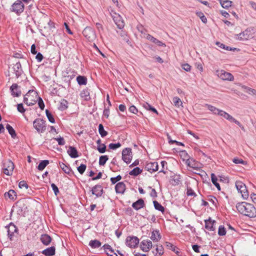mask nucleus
I'll return each instance as SVG.
<instances>
[{"label":"nucleus","instance_id":"obj_1","mask_svg":"<svg viewBox=\"0 0 256 256\" xmlns=\"http://www.w3.org/2000/svg\"><path fill=\"white\" fill-rule=\"evenodd\" d=\"M236 208L241 214L250 218L256 217V208L252 204L246 202L238 203Z\"/></svg>","mask_w":256,"mask_h":256},{"label":"nucleus","instance_id":"obj_2","mask_svg":"<svg viewBox=\"0 0 256 256\" xmlns=\"http://www.w3.org/2000/svg\"><path fill=\"white\" fill-rule=\"evenodd\" d=\"M38 93L34 90H30L24 96V102L28 106H30L34 104L38 100Z\"/></svg>","mask_w":256,"mask_h":256},{"label":"nucleus","instance_id":"obj_3","mask_svg":"<svg viewBox=\"0 0 256 256\" xmlns=\"http://www.w3.org/2000/svg\"><path fill=\"white\" fill-rule=\"evenodd\" d=\"M255 32V28L254 27L247 28L245 30L239 34L236 35V38L240 40H248L253 38Z\"/></svg>","mask_w":256,"mask_h":256},{"label":"nucleus","instance_id":"obj_4","mask_svg":"<svg viewBox=\"0 0 256 256\" xmlns=\"http://www.w3.org/2000/svg\"><path fill=\"white\" fill-rule=\"evenodd\" d=\"M24 6L20 0H16L11 6L10 10L20 16L24 10Z\"/></svg>","mask_w":256,"mask_h":256},{"label":"nucleus","instance_id":"obj_5","mask_svg":"<svg viewBox=\"0 0 256 256\" xmlns=\"http://www.w3.org/2000/svg\"><path fill=\"white\" fill-rule=\"evenodd\" d=\"M33 125L38 132L42 133L46 130V122L42 119H36L33 122Z\"/></svg>","mask_w":256,"mask_h":256},{"label":"nucleus","instance_id":"obj_6","mask_svg":"<svg viewBox=\"0 0 256 256\" xmlns=\"http://www.w3.org/2000/svg\"><path fill=\"white\" fill-rule=\"evenodd\" d=\"M236 186L238 192L241 194L242 197L244 199H246L248 196V193L245 184L241 181H236Z\"/></svg>","mask_w":256,"mask_h":256},{"label":"nucleus","instance_id":"obj_7","mask_svg":"<svg viewBox=\"0 0 256 256\" xmlns=\"http://www.w3.org/2000/svg\"><path fill=\"white\" fill-rule=\"evenodd\" d=\"M84 36L90 42L94 41L96 37L94 30L90 27H86L82 32Z\"/></svg>","mask_w":256,"mask_h":256},{"label":"nucleus","instance_id":"obj_8","mask_svg":"<svg viewBox=\"0 0 256 256\" xmlns=\"http://www.w3.org/2000/svg\"><path fill=\"white\" fill-rule=\"evenodd\" d=\"M216 74L220 79L224 80L233 81L234 77L232 74L226 72L224 70H218Z\"/></svg>","mask_w":256,"mask_h":256},{"label":"nucleus","instance_id":"obj_9","mask_svg":"<svg viewBox=\"0 0 256 256\" xmlns=\"http://www.w3.org/2000/svg\"><path fill=\"white\" fill-rule=\"evenodd\" d=\"M14 164L11 160H7L4 162L2 170L4 174L8 176L12 174L14 169Z\"/></svg>","mask_w":256,"mask_h":256},{"label":"nucleus","instance_id":"obj_10","mask_svg":"<svg viewBox=\"0 0 256 256\" xmlns=\"http://www.w3.org/2000/svg\"><path fill=\"white\" fill-rule=\"evenodd\" d=\"M123 160L126 164H130L132 159V152L130 148H126L122 152Z\"/></svg>","mask_w":256,"mask_h":256},{"label":"nucleus","instance_id":"obj_11","mask_svg":"<svg viewBox=\"0 0 256 256\" xmlns=\"http://www.w3.org/2000/svg\"><path fill=\"white\" fill-rule=\"evenodd\" d=\"M139 243V240L136 236H128L126 240V245L130 248H135Z\"/></svg>","mask_w":256,"mask_h":256},{"label":"nucleus","instance_id":"obj_12","mask_svg":"<svg viewBox=\"0 0 256 256\" xmlns=\"http://www.w3.org/2000/svg\"><path fill=\"white\" fill-rule=\"evenodd\" d=\"M6 228H8V236L10 238V240H12L14 234L15 232H18V229L16 228V226L12 222L10 223L8 226H6Z\"/></svg>","mask_w":256,"mask_h":256},{"label":"nucleus","instance_id":"obj_13","mask_svg":"<svg viewBox=\"0 0 256 256\" xmlns=\"http://www.w3.org/2000/svg\"><path fill=\"white\" fill-rule=\"evenodd\" d=\"M158 165L156 162H148L146 166V170L150 172V173L156 172L158 170Z\"/></svg>","mask_w":256,"mask_h":256},{"label":"nucleus","instance_id":"obj_14","mask_svg":"<svg viewBox=\"0 0 256 256\" xmlns=\"http://www.w3.org/2000/svg\"><path fill=\"white\" fill-rule=\"evenodd\" d=\"M140 248L144 252H148L150 248H152V244L150 240H143L140 242Z\"/></svg>","mask_w":256,"mask_h":256},{"label":"nucleus","instance_id":"obj_15","mask_svg":"<svg viewBox=\"0 0 256 256\" xmlns=\"http://www.w3.org/2000/svg\"><path fill=\"white\" fill-rule=\"evenodd\" d=\"M92 194L95 195L96 197H100L102 194L104 190L100 185L97 184L92 187Z\"/></svg>","mask_w":256,"mask_h":256},{"label":"nucleus","instance_id":"obj_16","mask_svg":"<svg viewBox=\"0 0 256 256\" xmlns=\"http://www.w3.org/2000/svg\"><path fill=\"white\" fill-rule=\"evenodd\" d=\"M186 163L188 166L194 170H197L200 167V164L192 158H188Z\"/></svg>","mask_w":256,"mask_h":256},{"label":"nucleus","instance_id":"obj_17","mask_svg":"<svg viewBox=\"0 0 256 256\" xmlns=\"http://www.w3.org/2000/svg\"><path fill=\"white\" fill-rule=\"evenodd\" d=\"M113 20L118 28L122 29L124 27V22L120 15L116 14V16L114 17Z\"/></svg>","mask_w":256,"mask_h":256},{"label":"nucleus","instance_id":"obj_18","mask_svg":"<svg viewBox=\"0 0 256 256\" xmlns=\"http://www.w3.org/2000/svg\"><path fill=\"white\" fill-rule=\"evenodd\" d=\"M145 206L144 200L142 198H140L132 204V207L136 210H138Z\"/></svg>","mask_w":256,"mask_h":256},{"label":"nucleus","instance_id":"obj_19","mask_svg":"<svg viewBox=\"0 0 256 256\" xmlns=\"http://www.w3.org/2000/svg\"><path fill=\"white\" fill-rule=\"evenodd\" d=\"M115 190L117 194H123L126 190V185L123 182H118L115 186Z\"/></svg>","mask_w":256,"mask_h":256},{"label":"nucleus","instance_id":"obj_20","mask_svg":"<svg viewBox=\"0 0 256 256\" xmlns=\"http://www.w3.org/2000/svg\"><path fill=\"white\" fill-rule=\"evenodd\" d=\"M205 222V228L206 230L210 231H214L215 229L214 227V224L216 223L215 220H212L210 218L208 220H206Z\"/></svg>","mask_w":256,"mask_h":256},{"label":"nucleus","instance_id":"obj_21","mask_svg":"<svg viewBox=\"0 0 256 256\" xmlns=\"http://www.w3.org/2000/svg\"><path fill=\"white\" fill-rule=\"evenodd\" d=\"M12 94L14 97H18L21 94V91L18 90V86L16 84H14L10 88Z\"/></svg>","mask_w":256,"mask_h":256},{"label":"nucleus","instance_id":"obj_22","mask_svg":"<svg viewBox=\"0 0 256 256\" xmlns=\"http://www.w3.org/2000/svg\"><path fill=\"white\" fill-rule=\"evenodd\" d=\"M102 247L108 256H118L109 244H106Z\"/></svg>","mask_w":256,"mask_h":256},{"label":"nucleus","instance_id":"obj_23","mask_svg":"<svg viewBox=\"0 0 256 256\" xmlns=\"http://www.w3.org/2000/svg\"><path fill=\"white\" fill-rule=\"evenodd\" d=\"M67 152L72 158H76L78 156V152L76 148L74 146H70Z\"/></svg>","mask_w":256,"mask_h":256},{"label":"nucleus","instance_id":"obj_24","mask_svg":"<svg viewBox=\"0 0 256 256\" xmlns=\"http://www.w3.org/2000/svg\"><path fill=\"white\" fill-rule=\"evenodd\" d=\"M146 38L150 40V42H152L153 43L156 44L158 46H166V44L162 42L161 41L158 40L156 38H154L153 36L150 34H148L146 36Z\"/></svg>","mask_w":256,"mask_h":256},{"label":"nucleus","instance_id":"obj_25","mask_svg":"<svg viewBox=\"0 0 256 256\" xmlns=\"http://www.w3.org/2000/svg\"><path fill=\"white\" fill-rule=\"evenodd\" d=\"M161 238V236L158 230H154L152 232L150 239L154 242H158Z\"/></svg>","mask_w":256,"mask_h":256},{"label":"nucleus","instance_id":"obj_26","mask_svg":"<svg viewBox=\"0 0 256 256\" xmlns=\"http://www.w3.org/2000/svg\"><path fill=\"white\" fill-rule=\"evenodd\" d=\"M206 106L208 108V110L212 112L214 114H218L220 116H221V112H222L223 111L222 110H219L218 108H216L215 106L208 104H206Z\"/></svg>","mask_w":256,"mask_h":256},{"label":"nucleus","instance_id":"obj_27","mask_svg":"<svg viewBox=\"0 0 256 256\" xmlns=\"http://www.w3.org/2000/svg\"><path fill=\"white\" fill-rule=\"evenodd\" d=\"M40 239L42 242L46 246L48 245L52 241L51 237L47 234H42Z\"/></svg>","mask_w":256,"mask_h":256},{"label":"nucleus","instance_id":"obj_28","mask_svg":"<svg viewBox=\"0 0 256 256\" xmlns=\"http://www.w3.org/2000/svg\"><path fill=\"white\" fill-rule=\"evenodd\" d=\"M55 250L54 246H51L42 250V254L46 256H52L55 254Z\"/></svg>","mask_w":256,"mask_h":256},{"label":"nucleus","instance_id":"obj_29","mask_svg":"<svg viewBox=\"0 0 256 256\" xmlns=\"http://www.w3.org/2000/svg\"><path fill=\"white\" fill-rule=\"evenodd\" d=\"M14 70V71L16 78L19 77L22 74V66L20 62H16L13 66Z\"/></svg>","mask_w":256,"mask_h":256},{"label":"nucleus","instance_id":"obj_30","mask_svg":"<svg viewBox=\"0 0 256 256\" xmlns=\"http://www.w3.org/2000/svg\"><path fill=\"white\" fill-rule=\"evenodd\" d=\"M4 196L6 198H8L10 200H14L16 198V194L14 190H10L4 194Z\"/></svg>","mask_w":256,"mask_h":256},{"label":"nucleus","instance_id":"obj_31","mask_svg":"<svg viewBox=\"0 0 256 256\" xmlns=\"http://www.w3.org/2000/svg\"><path fill=\"white\" fill-rule=\"evenodd\" d=\"M166 248L168 249L172 250V251L174 252L176 254L178 255L180 252L178 250V248L176 246H175L174 245L172 244V243L169 242H166Z\"/></svg>","mask_w":256,"mask_h":256},{"label":"nucleus","instance_id":"obj_32","mask_svg":"<svg viewBox=\"0 0 256 256\" xmlns=\"http://www.w3.org/2000/svg\"><path fill=\"white\" fill-rule=\"evenodd\" d=\"M80 96L82 98H84L86 100H88L90 98V92L88 89L83 90L81 92Z\"/></svg>","mask_w":256,"mask_h":256},{"label":"nucleus","instance_id":"obj_33","mask_svg":"<svg viewBox=\"0 0 256 256\" xmlns=\"http://www.w3.org/2000/svg\"><path fill=\"white\" fill-rule=\"evenodd\" d=\"M60 167L62 168V170L67 174H70L71 172V168L70 166L66 165L63 162H60L59 163Z\"/></svg>","mask_w":256,"mask_h":256},{"label":"nucleus","instance_id":"obj_34","mask_svg":"<svg viewBox=\"0 0 256 256\" xmlns=\"http://www.w3.org/2000/svg\"><path fill=\"white\" fill-rule=\"evenodd\" d=\"M220 2L222 6L224 8L230 7L232 4V2L229 0H220Z\"/></svg>","mask_w":256,"mask_h":256},{"label":"nucleus","instance_id":"obj_35","mask_svg":"<svg viewBox=\"0 0 256 256\" xmlns=\"http://www.w3.org/2000/svg\"><path fill=\"white\" fill-rule=\"evenodd\" d=\"M76 80L80 85H86L87 83V78L84 76H78L76 78Z\"/></svg>","mask_w":256,"mask_h":256},{"label":"nucleus","instance_id":"obj_36","mask_svg":"<svg viewBox=\"0 0 256 256\" xmlns=\"http://www.w3.org/2000/svg\"><path fill=\"white\" fill-rule=\"evenodd\" d=\"M6 128L8 130L9 134H10L12 138H15L16 136V132L13 128L9 124L6 126Z\"/></svg>","mask_w":256,"mask_h":256},{"label":"nucleus","instance_id":"obj_37","mask_svg":"<svg viewBox=\"0 0 256 256\" xmlns=\"http://www.w3.org/2000/svg\"><path fill=\"white\" fill-rule=\"evenodd\" d=\"M211 179L212 184L216 186L218 190H220V186L219 184L217 182L218 179L215 176V174L213 173L211 174Z\"/></svg>","mask_w":256,"mask_h":256},{"label":"nucleus","instance_id":"obj_38","mask_svg":"<svg viewBox=\"0 0 256 256\" xmlns=\"http://www.w3.org/2000/svg\"><path fill=\"white\" fill-rule=\"evenodd\" d=\"M180 178L179 175H174L172 176L171 184L174 186L177 185L180 182Z\"/></svg>","mask_w":256,"mask_h":256},{"label":"nucleus","instance_id":"obj_39","mask_svg":"<svg viewBox=\"0 0 256 256\" xmlns=\"http://www.w3.org/2000/svg\"><path fill=\"white\" fill-rule=\"evenodd\" d=\"M68 102L67 100L64 99L62 100L60 102V106L58 108L59 110H66L68 107Z\"/></svg>","mask_w":256,"mask_h":256},{"label":"nucleus","instance_id":"obj_40","mask_svg":"<svg viewBox=\"0 0 256 256\" xmlns=\"http://www.w3.org/2000/svg\"><path fill=\"white\" fill-rule=\"evenodd\" d=\"M142 170L138 167H136L131 170L129 174L130 176H137L142 172Z\"/></svg>","mask_w":256,"mask_h":256},{"label":"nucleus","instance_id":"obj_41","mask_svg":"<svg viewBox=\"0 0 256 256\" xmlns=\"http://www.w3.org/2000/svg\"><path fill=\"white\" fill-rule=\"evenodd\" d=\"M89 245L92 248H95L100 247L101 246V243L99 240H90Z\"/></svg>","mask_w":256,"mask_h":256},{"label":"nucleus","instance_id":"obj_42","mask_svg":"<svg viewBox=\"0 0 256 256\" xmlns=\"http://www.w3.org/2000/svg\"><path fill=\"white\" fill-rule=\"evenodd\" d=\"M49 164L48 160H44L40 162L39 164L38 168L40 170H42Z\"/></svg>","mask_w":256,"mask_h":256},{"label":"nucleus","instance_id":"obj_43","mask_svg":"<svg viewBox=\"0 0 256 256\" xmlns=\"http://www.w3.org/2000/svg\"><path fill=\"white\" fill-rule=\"evenodd\" d=\"M98 132L102 138L108 134V132L104 130V126L102 124H100L98 126Z\"/></svg>","mask_w":256,"mask_h":256},{"label":"nucleus","instance_id":"obj_44","mask_svg":"<svg viewBox=\"0 0 256 256\" xmlns=\"http://www.w3.org/2000/svg\"><path fill=\"white\" fill-rule=\"evenodd\" d=\"M154 205V208L159 210L160 211L162 212H164V206H162L160 203H158L157 201L154 200L153 202Z\"/></svg>","mask_w":256,"mask_h":256},{"label":"nucleus","instance_id":"obj_45","mask_svg":"<svg viewBox=\"0 0 256 256\" xmlns=\"http://www.w3.org/2000/svg\"><path fill=\"white\" fill-rule=\"evenodd\" d=\"M108 159V156L104 155L100 156L99 159V164L100 166L104 165Z\"/></svg>","mask_w":256,"mask_h":256},{"label":"nucleus","instance_id":"obj_46","mask_svg":"<svg viewBox=\"0 0 256 256\" xmlns=\"http://www.w3.org/2000/svg\"><path fill=\"white\" fill-rule=\"evenodd\" d=\"M172 101L174 105L176 106L179 107L180 106H182V102L178 96H175L173 98Z\"/></svg>","mask_w":256,"mask_h":256},{"label":"nucleus","instance_id":"obj_47","mask_svg":"<svg viewBox=\"0 0 256 256\" xmlns=\"http://www.w3.org/2000/svg\"><path fill=\"white\" fill-rule=\"evenodd\" d=\"M196 14L198 17H199L200 18V20L204 23L206 24L207 22V19L206 17L204 16L203 12H196Z\"/></svg>","mask_w":256,"mask_h":256},{"label":"nucleus","instance_id":"obj_48","mask_svg":"<svg viewBox=\"0 0 256 256\" xmlns=\"http://www.w3.org/2000/svg\"><path fill=\"white\" fill-rule=\"evenodd\" d=\"M144 107L146 109V110H151L153 112H154V113L156 114H158V111L156 110L152 107L150 104H148V103H146L144 104Z\"/></svg>","mask_w":256,"mask_h":256},{"label":"nucleus","instance_id":"obj_49","mask_svg":"<svg viewBox=\"0 0 256 256\" xmlns=\"http://www.w3.org/2000/svg\"><path fill=\"white\" fill-rule=\"evenodd\" d=\"M164 248L162 245L156 246V255L161 256L164 254Z\"/></svg>","mask_w":256,"mask_h":256},{"label":"nucleus","instance_id":"obj_50","mask_svg":"<svg viewBox=\"0 0 256 256\" xmlns=\"http://www.w3.org/2000/svg\"><path fill=\"white\" fill-rule=\"evenodd\" d=\"M46 116L48 120L52 122V123H54L55 122V120H54V118L52 115V114L49 112L48 110H46Z\"/></svg>","mask_w":256,"mask_h":256},{"label":"nucleus","instance_id":"obj_51","mask_svg":"<svg viewBox=\"0 0 256 256\" xmlns=\"http://www.w3.org/2000/svg\"><path fill=\"white\" fill-rule=\"evenodd\" d=\"M226 234V230L224 227L222 226H219L218 234L219 236H224Z\"/></svg>","mask_w":256,"mask_h":256},{"label":"nucleus","instance_id":"obj_52","mask_svg":"<svg viewBox=\"0 0 256 256\" xmlns=\"http://www.w3.org/2000/svg\"><path fill=\"white\" fill-rule=\"evenodd\" d=\"M232 162L236 164H242L244 165H246L247 164L246 162L243 160L242 159H240L238 158H234L233 159Z\"/></svg>","mask_w":256,"mask_h":256},{"label":"nucleus","instance_id":"obj_53","mask_svg":"<svg viewBox=\"0 0 256 256\" xmlns=\"http://www.w3.org/2000/svg\"><path fill=\"white\" fill-rule=\"evenodd\" d=\"M229 121L234 122L237 125H238L242 130H244V127L242 126V125L236 120L232 116L229 120Z\"/></svg>","mask_w":256,"mask_h":256},{"label":"nucleus","instance_id":"obj_54","mask_svg":"<svg viewBox=\"0 0 256 256\" xmlns=\"http://www.w3.org/2000/svg\"><path fill=\"white\" fill-rule=\"evenodd\" d=\"M37 102H38V106L40 107V108L42 110H43L44 108V102H43V100H42V98H40V97H39L38 96V100Z\"/></svg>","mask_w":256,"mask_h":256},{"label":"nucleus","instance_id":"obj_55","mask_svg":"<svg viewBox=\"0 0 256 256\" xmlns=\"http://www.w3.org/2000/svg\"><path fill=\"white\" fill-rule=\"evenodd\" d=\"M216 44L219 46L220 48L226 50H232V48H230L228 46H225L224 44L220 43V42H216Z\"/></svg>","mask_w":256,"mask_h":256},{"label":"nucleus","instance_id":"obj_56","mask_svg":"<svg viewBox=\"0 0 256 256\" xmlns=\"http://www.w3.org/2000/svg\"><path fill=\"white\" fill-rule=\"evenodd\" d=\"M86 164H81L78 168V170L80 174H83L86 169Z\"/></svg>","mask_w":256,"mask_h":256},{"label":"nucleus","instance_id":"obj_57","mask_svg":"<svg viewBox=\"0 0 256 256\" xmlns=\"http://www.w3.org/2000/svg\"><path fill=\"white\" fill-rule=\"evenodd\" d=\"M121 146V144L120 142L116 144L111 143L109 144L108 147L110 149L116 150Z\"/></svg>","mask_w":256,"mask_h":256},{"label":"nucleus","instance_id":"obj_58","mask_svg":"<svg viewBox=\"0 0 256 256\" xmlns=\"http://www.w3.org/2000/svg\"><path fill=\"white\" fill-rule=\"evenodd\" d=\"M97 150L100 153L103 154L106 152V146L104 144H102L100 146H98Z\"/></svg>","mask_w":256,"mask_h":256},{"label":"nucleus","instance_id":"obj_59","mask_svg":"<svg viewBox=\"0 0 256 256\" xmlns=\"http://www.w3.org/2000/svg\"><path fill=\"white\" fill-rule=\"evenodd\" d=\"M186 194L188 196H196V193L194 192V191L192 190V188H187V190H186Z\"/></svg>","mask_w":256,"mask_h":256},{"label":"nucleus","instance_id":"obj_60","mask_svg":"<svg viewBox=\"0 0 256 256\" xmlns=\"http://www.w3.org/2000/svg\"><path fill=\"white\" fill-rule=\"evenodd\" d=\"M56 140L60 146H64L65 144V140L64 138L62 137H59L57 138H54Z\"/></svg>","mask_w":256,"mask_h":256},{"label":"nucleus","instance_id":"obj_61","mask_svg":"<svg viewBox=\"0 0 256 256\" xmlns=\"http://www.w3.org/2000/svg\"><path fill=\"white\" fill-rule=\"evenodd\" d=\"M122 179V176L120 175L117 176L116 177L111 178L110 181L112 184H116L117 182Z\"/></svg>","mask_w":256,"mask_h":256},{"label":"nucleus","instance_id":"obj_62","mask_svg":"<svg viewBox=\"0 0 256 256\" xmlns=\"http://www.w3.org/2000/svg\"><path fill=\"white\" fill-rule=\"evenodd\" d=\"M222 112V114H221L220 116L224 117V118L228 120H230V118L232 116L229 114L228 113L226 112H224V110L222 111V112Z\"/></svg>","mask_w":256,"mask_h":256},{"label":"nucleus","instance_id":"obj_63","mask_svg":"<svg viewBox=\"0 0 256 256\" xmlns=\"http://www.w3.org/2000/svg\"><path fill=\"white\" fill-rule=\"evenodd\" d=\"M51 187L54 190L55 195L57 196L59 193V190L58 186L54 184H51Z\"/></svg>","mask_w":256,"mask_h":256},{"label":"nucleus","instance_id":"obj_64","mask_svg":"<svg viewBox=\"0 0 256 256\" xmlns=\"http://www.w3.org/2000/svg\"><path fill=\"white\" fill-rule=\"evenodd\" d=\"M17 109L21 113H24L26 111L25 109L23 106L22 104H18L17 105Z\"/></svg>","mask_w":256,"mask_h":256}]
</instances>
